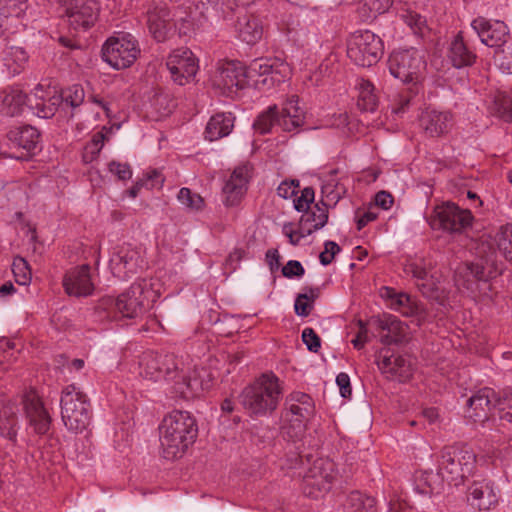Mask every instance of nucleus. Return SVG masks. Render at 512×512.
<instances>
[{
    "label": "nucleus",
    "instance_id": "f3484780",
    "mask_svg": "<svg viewBox=\"0 0 512 512\" xmlns=\"http://www.w3.org/2000/svg\"><path fill=\"white\" fill-rule=\"evenodd\" d=\"M247 68L238 61L220 64L212 77L213 86L227 96H233L248 83Z\"/></svg>",
    "mask_w": 512,
    "mask_h": 512
},
{
    "label": "nucleus",
    "instance_id": "cd10ccee",
    "mask_svg": "<svg viewBox=\"0 0 512 512\" xmlns=\"http://www.w3.org/2000/svg\"><path fill=\"white\" fill-rule=\"evenodd\" d=\"M419 123L427 136L439 137L450 131L453 117L449 112L426 109L421 113Z\"/></svg>",
    "mask_w": 512,
    "mask_h": 512
},
{
    "label": "nucleus",
    "instance_id": "2f4dec72",
    "mask_svg": "<svg viewBox=\"0 0 512 512\" xmlns=\"http://www.w3.org/2000/svg\"><path fill=\"white\" fill-rule=\"evenodd\" d=\"M235 30L238 38L249 45L259 42L264 34L262 20L252 14L238 17Z\"/></svg>",
    "mask_w": 512,
    "mask_h": 512
},
{
    "label": "nucleus",
    "instance_id": "8fccbe9b",
    "mask_svg": "<svg viewBox=\"0 0 512 512\" xmlns=\"http://www.w3.org/2000/svg\"><path fill=\"white\" fill-rule=\"evenodd\" d=\"M28 7V0H0V15L8 17H20Z\"/></svg>",
    "mask_w": 512,
    "mask_h": 512
},
{
    "label": "nucleus",
    "instance_id": "13d9d810",
    "mask_svg": "<svg viewBox=\"0 0 512 512\" xmlns=\"http://www.w3.org/2000/svg\"><path fill=\"white\" fill-rule=\"evenodd\" d=\"M61 97L60 103L64 100L66 104L72 107H78L84 101V89L79 85L69 87Z\"/></svg>",
    "mask_w": 512,
    "mask_h": 512
},
{
    "label": "nucleus",
    "instance_id": "a211bd4d",
    "mask_svg": "<svg viewBox=\"0 0 512 512\" xmlns=\"http://www.w3.org/2000/svg\"><path fill=\"white\" fill-rule=\"evenodd\" d=\"M491 276V270H488L482 262L465 264L459 267L455 274V283L459 288H465L474 297H489L488 292L491 285L488 279Z\"/></svg>",
    "mask_w": 512,
    "mask_h": 512
},
{
    "label": "nucleus",
    "instance_id": "4d7b16f0",
    "mask_svg": "<svg viewBox=\"0 0 512 512\" xmlns=\"http://www.w3.org/2000/svg\"><path fill=\"white\" fill-rule=\"evenodd\" d=\"M105 128L103 127L102 130L96 132L93 134L91 141L86 145L85 147V153H84V159L88 160V154H91V157L89 160H92L95 156H97L100 151L102 150L106 135L104 133Z\"/></svg>",
    "mask_w": 512,
    "mask_h": 512
},
{
    "label": "nucleus",
    "instance_id": "412c9836",
    "mask_svg": "<svg viewBox=\"0 0 512 512\" xmlns=\"http://www.w3.org/2000/svg\"><path fill=\"white\" fill-rule=\"evenodd\" d=\"M471 28L482 44L498 50L510 38V31L505 22L479 16L472 20Z\"/></svg>",
    "mask_w": 512,
    "mask_h": 512
},
{
    "label": "nucleus",
    "instance_id": "09e8293b",
    "mask_svg": "<svg viewBox=\"0 0 512 512\" xmlns=\"http://www.w3.org/2000/svg\"><path fill=\"white\" fill-rule=\"evenodd\" d=\"M275 124L277 125V107L274 105L260 114L253 126L259 133L265 134L270 132Z\"/></svg>",
    "mask_w": 512,
    "mask_h": 512
},
{
    "label": "nucleus",
    "instance_id": "58836bf2",
    "mask_svg": "<svg viewBox=\"0 0 512 512\" xmlns=\"http://www.w3.org/2000/svg\"><path fill=\"white\" fill-rule=\"evenodd\" d=\"M9 139L27 152H32L37 148L40 135L36 128L24 126L11 130L8 134Z\"/></svg>",
    "mask_w": 512,
    "mask_h": 512
},
{
    "label": "nucleus",
    "instance_id": "2eb2a0df",
    "mask_svg": "<svg viewBox=\"0 0 512 512\" xmlns=\"http://www.w3.org/2000/svg\"><path fill=\"white\" fill-rule=\"evenodd\" d=\"M247 72L248 80L257 86H271L288 78L291 69L288 63L279 58H260L251 62Z\"/></svg>",
    "mask_w": 512,
    "mask_h": 512
},
{
    "label": "nucleus",
    "instance_id": "774afa93",
    "mask_svg": "<svg viewBox=\"0 0 512 512\" xmlns=\"http://www.w3.org/2000/svg\"><path fill=\"white\" fill-rule=\"evenodd\" d=\"M305 273L302 264L296 260H290L282 268V274L287 278L301 277Z\"/></svg>",
    "mask_w": 512,
    "mask_h": 512
},
{
    "label": "nucleus",
    "instance_id": "052dcab7",
    "mask_svg": "<svg viewBox=\"0 0 512 512\" xmlns=\"http://www.w3.org/2000/svg\"><path fill=\"white\" fill-rule=\"evenodd\" d=\"M283 234L289 239L290 244L296 246L300 243L301 239L310 235V233H303V227L299 223V229L295 230L292 223H286L282 228Z\"/></svg>",
    "mask_w": 512,
    "mask_h": 512
},
{
    "label": "nucleus",
    "instance_id": "9b49d317",
    "mask_svg": "<svg viewBox=\"0 0 512 512\" xmlns=\"http://www.w3.org/2000/svg\"><path fill=\"white\" fill-rule=\"evenodd\" d=\"M138 41L129 33H118L106 40L102 47V58L117 70L130 67L138 58Z\"/></svg>",
    "mask_w": 512,
    "mask_h": 512
},
{
    "label": "nucleus",
    "instance_id": "f704fd0d",
    "mask_svg": "<svg viewBox=\"0 0 512 512\" xmlns=\"http://www.w3.org/2000/svg\"><path fill=\"white\" fill-rule=\"evenodd\" d=\"M385 297L390 300V307L404 316L422 317L423 309L418 302L406 293H398L394 289L386 288Z\"/></svg>",
    "mask_w": 512,
    "mask_h": 512
},
{
    "label": "nucleus",
    "instance_id": "680f3d73",
    "mask_svg": "<svg viewBox=\"0 0 512 512\" xmlns=\"http://www.w3.org/2000/svg\"><path fill=\"white\" fill-rule=\"evenodd\" d=\"M496 61L499 68L508 74H512V45L507 47L506 50L499 52L496 50Z\"/></svg>",
    "mask_w": 512,
    "mask_h": 512
},
{
    "label": "nucleus",
    "instance_id": "6e6552de",
    "mask_svg": "<svg viewBox=\"0 0 512 512\" xmlns=\"http://www.w3.org/2000/svg\"><path fill=\"white\" fill-rule=\"evenodd\" d=\"M388 68L392 76L403 83H412L415 93L424 79L426 70L425 53L416 48L393 51L388 59Z\"/></svg>",
    "mask_w": 512,
    "mask_h": 512
},
{
    "label": "nucleus",
    "instance_id": "3c124183",
    "mask_svg": "<svg viewBox=\"0 0 512 512\" xmlns=\"http://www.w3.org/2000/svg\"><path fill=\"white\" fill-rule=\"evenodd\" d=\"M12 272L15 281L20 285H28L31 281V270L28 262L22 257L14 258Z\"/></svg>",
    "mask_w": 512,
    "mask_h": 512
},
{
    "label": "nucleus",
    "instance_id": "4c0bfd02",
    "mask_svg": "<svg viewBox=\"0 0 512 512\" xmlns=\"http://www.w3.org/2000/svg\"><path fill=\"white\" fill-rule=\"evenodd\" d=\"M391 5V0H360L356 12L362 22H371L387 12Z\"/></svg>",
    "mask_w": 512,
    "mask_h": 512
},
{
    "label": "nucleus",
    "instance_id": "f03ea898",
    "mask_svg": "<svg viewBox=\"0 0 512 512\" xmlns=\"http://www.w3.org/2000/svg\"><path fill=\"white\" fill-rule=\"evenodd\" d=\"M61 97L54 87L38 84L30 95L17 87H11L0 93V110L9 116L20 115L28 109L40 118L52 117Z\"/></svg>",
    "mask_w": 512,
    "mask_h": 512
},
{
    "label": "nucleus",
    "instance_id": "5fc2aeb1",
    "mask_svg": "<svg viewBox=\"0 0 512 512\" xmlns=\"http://www.w3.org/2000/svg\"><path fill=\"white\" fill-rule=\"evenodd\" d=\"M300 20L296 16L288 15L284 17L277 25L278 30L283 34L288 41L292 42L298 28L300 27Z\"/></svg>",
    "mask_w": 512,
    "mask_h": 512
},
{
    "label": "nucleus",
    "instance_id": "4468645a",
    "mask_svg": "<svg viewBox=\"0 0 512 512\" xmlns=\"http://www.w3.org/2000/svg\"><path fill=\"white\" fill-rule=\"evenodd\" d=\"M314 405L309 395L294 393L287 401L285 419L290 422L286 426L285 433L293 440H300L305 431V421L313 414Z\"/></svg>",
    "mask_w": 512,
    "mask_h": 512
},
{
    "label": "nucleus",
    "instance_id": "a19ab883",
    "mask_svg": "<svg viewBox=\"0 0 512 512\" xmlns=\"http://www.w3.org/2000/svg\"><path fill=\"white\" fill-rule=\"evenodd\" d=\"M3 61L8 73L15 76L24 70L28 62V55L21 47H10L5 51Z\"/></svg>",
    "mask_w": 512,
    "mask_h": 512
},
{
    "label": "nucleus",
    "instance_id": "e2e57ef3",
    "mask_svg": "<svg viewBox=\"0 0 512 512\" xmlns=\"http://www.w3.org/2000/svg\"><path fill=\"white\" fill-rule=\"evenodd\" d=\"M314 201V190L310 187L304 188L301 195L294 199V207L297 211L302 212L309 209L310 204Z\"/></svg>",
    "mask_w": 512,
    "mask_h": 512
},
{
    "label": "nucleus",
    "instance_id": "39448f33",
    "mask_svg": "<svg viewBox=\"0 0 512 512\" xmlns=\"http://www.w3.org/2000/svg\"><path fill=\"white\" fill-rule=\"evenodd\" d=\"M281 394L279 379L273 374H263L243 389L239 401L248 415L260 417L276 410Z\"/></svg>",
    "mask_w": 512,
    "mask_h": 512
},
{
    "label": "nucleus",
    "instance_id": "79ce46f5",
    "mask_svg": "<svg viewBox=\"0 0 512 512\" xmlns=\"http://www.w3.org/2000/svg\"><path fill=\"white\" fill-rule=\"evenodd\" d=\"M345 512H376L374 498L360 492H351L345 503Z\"/></svg>",
    "mask_w": 512,
    "mask_h": 512
},
{
    "label": "nucleus",
    "instance_id": "69168bd1",
    "mask_svg": "<svg viewBox=\"0 0 512 512\" xmlns=\"http://www.w3.org/2000/svg\"><path fill=\"white\" fill-rule=\"evenodd\" d=\"M324 251L320 253L319 259L322 265H329L336 254L340 252L339 245L334 241H326L324 244Z\"/></svg>",
    "mask_w": 512,
    "mask_h": 512
},
{
    "label": "nucleus",
    "instance_id": "5701e85b",
    "mask_svg": "<svg viewBox=\"0 0 512 512\" xmlns=\"http://www.w3.org/2000/svg\"><path fill=\"white\" fill-rule=\"evenodd\" d=\"M376 363L388 378L404 382L412 376L411 360L401 355H395L389 348H383L378 352Z\"/></svg>",
    "mask_w": 512,
    "mask_h": 512
},
{
    "label": "nucleus",
    "instance_id": "c03bdc74",
    "mask_svg": "<svg viewBox=\"0 0 512 512\" xmlns=\"http://www.w3.org/2000/svg\"><path fill=\"white\" fill-rule=\"evenodd\" d=\"M358 107L363 111H374L378 105V96L375 93L374 85L366 80L358 84Z\"/></svg>",
    "mask_w": 512,
    "mask_h": 512
},
{
    "label": "nucleus",
    "instance_id": "6e6d98bb",
    "mask_svg": "<svg viewBox=\"0 0 512 512\" xmlns=\"http://www.w3.org/2000/svg\"><path fill=\"white\" fill-rule=\"evenodd\" d=\"M317 41L318 39L315 28L300 24L292 43L297 46L304 47L312 43H316Z\"/></svg>",
    "mask_w": 512,
    "mask_h": 512
},
{
    "label": "nucleus",
    "instance_id": "f8f14e48",
    "mask_svg": "<svg viewBox=\"0 0 512 512\" xmlns=\"http://www.w3.org/2000/svg\"><path fill=\"white\" fill-rule=\"evenodd\" d=\"M184 361V371H179V376L173 381L182 397H198L212 387L217 376L216 371L207 367H197L188 356Z\"/></svg>",
    "mask_w": 512,
    "mask_h": 512
},
{
    "label": "nucleus",
    "instance_id": "0e129e2a",
    "mask_svg": "<svg viewBox=\"0 0 512 512\" xmlns=\"http://www.w3.org/2000/svg\"><path fill=\"white\" fill-rule=\"evenodd\" d=\"M109 171L115 175L119 180H128L132 177V170L130 165L118 161H111L108 165Z\"/></svg>",
    "mask_w": 512,
    "mask_h": 512
},
{
    "label": "nucleus",
    "instance_id": "f257e3e1",
    "mask_svg": "<svg viewBox=\"0 0 512 512\" xmlns=\"http://www.w3.org/2000/svg\"><path fill=\"white\" fill-rule=\"evenodd\" d=\"M155 283L156 280L152 278L137 279L117 297H103L99 301L98 309L113 319H137L146 312L150 303L159 297Z\"/></svg>",
    "mask_w": 512,
    "mask_h": 512
},
{
    "label": "nucleus",
    "instance_id": "49530a36",
    "mask_svg": "<svg viewBox=\"0 0 512 512\" xmlns=\"http://www.w3.org/2000/svg\"><path fill=\"white\" fill-rule=\"evenodd\" d=\"M499 252L512 263V224L502 226L495 236Z\"/></svg>",
    "mask_w": 512,
    "mask_h": 512
},
{
    "label": "nucleus",
    "instance_id": "c756f323",
    "mask_svg": "<svg viewBox=\"0 0 512 512\" xmlns=\"http://www.w3.org/2000/svg\"><path fill=\"white\" fill-rule=\"evenodd\" d=\"M377 330L380 331V341L385 344L403 342L407 334V326L397 317L391 314H384L374 320Z\"/></svg>",
    "mask_w": 512,
    "mask_h": 512
},
{
    "label": "nucleus",
    "instance_id": "dca6fc26",
    "mask_svg": "<svg viewBox=\"0 0 512 512\" xmlns=\"http://www.w3.org/2000/svg\"><path fill=\"white\" fill-rule=\"evenodd\" d=\"M71 29L86 31L97 21L99 4L96 0H59Z\"/></svg>",
    "mask_w": 512,
    "mask_h": 512
},
{
    "label": "nucleus",
    "instance_id": "bb28decb",
    "mask_svg": "<svg viewBox=\"0 0 512 512\" xmlns=\"http://www.w3.org/2000/svg\"><path fill=\"white\" fill-rule=\"evenodd\" d=\"M494 401L493 389L485 387L478 390L467 401L466 417L476 423H484L489 419Z\"/></svg>",
    "mask_w": 512,
    "mask_h": 512
},
{
    "label": "nucleus",
    "instance_id": "338daca9",
    "mask_svg": "<svg viewBox=\"0 0 512 512\" xmlns=\"http://www.w3.org/2000/svg\"><path fill=\"white\" fill-rule=\"evenodd\" d=\"M302 340L311 352H317L321 347L320 338L312 328L302 331Z\"/></svg>",
    "mask_w": 512,
    "mask_h": 512
},
{
    "label": "nucleus",
    "instance_id": "7c9ffc66",
    "mask_svg": "<svg viewBox=\"0 0 512 512\" xmlns=\"http://www.w3.org/2000/svg\"><path fill=\"white\" fill-rule=\"evenodd\" d=\"M304 118L305 112L298 105L297 96H291L284 103L281 111H277V125L287 132H292L301 127L304 123Z\"/></svg>",
    "mask_w": 512,
    "mask_h": 512
},
{
    "label": "nucleus",
    "instance_id": "c85d7f7f",
    "mask_svg": "<svg viewBox=\"0 0 512 512\" xmlns=\"http://www.w3.org/2000/svg\"><path fill=\"white\" fill-rule=\"evenodd\" d=\"M19 428L17 404L0 395V436L15 444Z\"/></svg>",
    "mask_w": 512,
    "mask_h": 512
},
{
    "label": "nucleus",
    "instance_id": "1a4fd4ad",
    "mask_svg": "<svg viewBox=\"0 0 512 512\" xmlns=\"http://www.w3.org/2000/svg\"><path fill=\"white\" fill-rule=\"evenodd\" d=\"M430 227L450 234H462L473 225L474 216L453 202L437 205L427 218Z\"/></svg>",
    "mask_w": 512,
    "mask_h": 512
},
{
    "label": "nucleus",
    "instance_id": "ddd939ff",
    "mask_svg": "<svg viewBox=\"0 0 512 512\" xmlns=\"http://www.w3.org/2000/svg\"><path fill=\"white\" fill-rule=\"evenodd\" d=\"M337 476L335 463L327 458L316 459L303 477L305 495L318 498L331 489Z\"/></svg>",
    "mask_w": 512,
    "mask_h": 512
},
{
    "label": "nucleus",
    "instance_id": "423d86ee",
    "mask_svg": "<svg viewBox=\"0 0 512 512\" xmlns=\"http://www.w3.org/2000/svg\"><path fill=\"white\" fill-rule=\"evenodd\" d=\"M61 419L73 433H82L91 421V405L85 393L74 384L63 388L60 398Z\"/></svg>",
    "mask_w": 512,
    "mask_h": 512
},
{
    "label": "nucleus",
    "instance_id": "864d4df0",
    "mask_svg": "<svg viewBox=\"0 0 512 512\" xmlns=\"http://www.w3.org/2000/svg\"><path fill=\"white\" fill-rule=\"evenodd\" d=\"M399 16L414 34L423 35L426 29V20L420 14L407 9L402 11Z\"/></svg>",
    "mask_w": 512,
    "mask_h": 512
},
{
    "label": "nucleus",
    "instance_id": "aec40b11",
    "mask_svg": "<svg viewBox=\"0 0 512 512\" xmlns=\"http://www.w3.org/2000/svg\"><path fill=\"white\" fill-rule=\"evenodd\" d=\"M172 80L178 85H186L198 71V61L188 48L172 51L166 61Z\"/></svg>",
    "mask_w": 512,
    "mask_h": 512
},
{
    "label": "nucleus",
    "instance_id": "a878e982",
    "mask_svg": "<svg viewBox=\"0 0 512 512\" xmlns=\"http://www.w3.org/2000/svg\"><path fill=\"white\" fill-rule=\"evenodd\" d=\"M467 499L478 510H489L498 502L494 483L487 479L475 480L468 487Z\"/></svg>",
    "mask_w": 512,
    "mask_h": 512
},
{
    "label": "nucleus",
    "instance_id": "4be33fe9",
    "mask_svg": "<svg viewBox=\"0 0 512 512\" xmlns=\"http://www.w3.org/2000/svg\"><path fill=\"white\" fill-rule=\"evenodd\" d=\"M23 406L28 424L34 432L38 435L47 434L52 424V417L35 390L24 394Z\"/></svg>",
    "mask_w": 512,
    "mask_h": 512
},
{
    "label": "nucleus",
    "instance_id": "37998d69",
    "mask_svg": "<svg viewBox=\"0 0 512 512\" xmlns=\"http://www.w3.org/2000/svg\"><path fill=\"white\" fill-rule=\"evenodd\" d=\"M417 288L423 296L438 302H442L446 297L445 289L441 285V282L438 277L432 273H429L425 280L419 282Z\"/></svg>",
    "mask_w": 512,
    "mask_h": 512
},
{
    "label": "nucleus",
    "instance_id": "72a5a7b5",
    "mask_svg": "<svg viewBox=\"0 0 512 512\" xmlns=\"http://www.w3.org/2000/svg\"><path fill=\"white\" fill-rule=\"evenodd\" d=\"M347 178L338 169L329 171L323 177L322 195L328 204L337 203L346 193Z\"/></svg>",
    "mask_w": 512,
    "mask_h": 512
},
{
    "label": "nucleus",
    "instance_id": "603ef678",
    "mask_svg": "<svg viewBox=\"0 0 512 512\" xmlns=\"http://www.w3.org/2000/svg\"><path fill=\"white\" fill-rule=\"evenodd\" d=\"M179 202L192 211H200L204 207V199L196 193H192L189 188H181L178 193Z\"/></svg>",
    "mask_w": 512,
    "mask_h": 512
},
{
    "label": "nucleus",
    "instance_id": "de8ad7c7",
    "mask_svg": "<svg viewBox=\"0 0 512 512\" xmlns=\"http://www.w3.org/2000/svg\"><path fill=\"white\" fill-rule=\"evenodd\" d=\"M163 181H164V179H163L161 173L156 170H152L147 173V177L145 180L137 182L135 185H133L128 190V195L131 198H135V197H137V195L142 187L145 186L148 189L159 188L162 186Z\"/></svg>",
    "mask_w": 512,
    "mask_h": 512
},
{
    "label": "nucleus",
    "instance_id": "9d476101",
    "mask_svg": "<svg viewBox=\"0 0 512 512\" xmlns=\"http://www.w3.org/2000/svg\"><path fill=\"white\" fill-rule=\"evenodd\" d=\"M383 52L382 39L369 30L356 31L347 39V56L358 66L370 67L376 64Z\"/></svg>",
    "mask_w": 512,
    "mask_h": 512
},
{
    "label": "nucleus",
    "instance_id": "20e7f679",
    "mask_svg": "<svg viewBox=\"0 0 512 512\" xmlns=\"http://www.w3.org/2000/svg\"><path fill=\"white\" fill-rule=\"evenodd\" d=\"M160 443L164 458L173 460L182 457L194 443L198 428L195 419L185 411H172L159 426Z\"/></svg>",
    "mask_w": 512,
    "mask_h": 512
},
{
    "label": "nucleus",
    "instance_id": "393cba45",
    "mask_svg": "<svg viewBox=\"0 0 512 512\" xmlns=\"http://www.w3.org/2000/svg\"><path fill=\"white\" fill-rule=\"evenodd\" d=\"M65 292L69 296L87 297L94 291L90 267L82 265L67 271L62 281Z\"/></svg>",
    "mask_w": 512,
    "mask_h": 512
},
{
    "label": "nucleus",
    "instance_id": "6ab92c4d",
    "mask_svg": "<svg viewBox=\"0 0 512 512\" xmlns=\"http://www.w3.org/2000/svg\"><path fill=\"white\" fill-rule=\"evenodd\" d=\"M113 275L121 280L130 278L144 267L142 250L130 244H123L115 249L110 258Z\"/></svg>",
    "mask_w": 512,
    "mask_h": 512
},
{
    "label": "nucleus",
    "instance_id": "e433bc0d",
    "mask_svg": "<svg viewBox=\"0 0 512 512\" xmlns=\"http://www.w3.org/2000/svg\"><path fill=\"white\" fill-rule=\"evenodd\" d=\"M234 127V117L231 113H219L212 116L205 129V137L216 141L229 135Z\"/></svg>",
    "mask_w": 512,
    "mask_h": 512
},
{
    "label": "nucleus",
    "instance_id": "b1692460",
    "mask_svg": "<svg viewBox=\"0 0 512 512\" xmlns=\"http://www.w3.org/2000/svg\"><path fill=\"white\" fill-rule=\"evenodd\" d=\"M250 177L249 166L243 165L234 169L222 189L223 203L226 206H236L241 202L246 194Z\"/></svg>",
    "mask_w": 512,
    "mask_h": 512
},
{
    "label": "nucleus",
    "instance_id": "c9c22d12",
    "mask_svg": "<svg viewBox=\"0 0 512 512\" xmlns=\"http://www.w3.org/2000/svg\"><path fill=\"white\" fill-rule=\"evenodd\" d=\"M448 58L456 68L471 66L476 61V53L464 42L459 33L450 44Z\"/></svg>",
    "mask_w": 512,
    "mask_h": 512
},
{
    "label": "nucleus",
    "instance_id": "473e14b6",
    "mask_svg": "<svg viewBox=\"0 0 512 512\" xmlns=\"http://www.w3.org/2000/svg\"><path fill=\"white\" fill-rule=\"evenodd\" d=\"M173 27L174 24L167 8L156 7L148 12V29L158 42L165 41Z\"/></svg>",
    "mask_w": 512,
    "mask_h": 512
},
{
    "label": "nucleus",
    "instance_id": "0eeeda50",
    "mask_svg": "<svg viewBox=\"0 0 512 512\" xmlns=\"http://www.w3.org/2000/svg\"><path fill=\"white\" fill-rule=\"evenodd\" d=\"M185 367L184 357L174 353L145 351L138 357L139 375L155 382L176 380Z\"/></svg>",
    "mask_w": 512,
    "mask_h": 512
},
{
    "label": "nucleus",
    "instance_id": "a18cd8bd",
    "mask_svg": "<svg viewBox=\"0 0 512 512\" xmlns=\"http://www.w3.org/2000/svg\"><path fill=\"white\" fill-rule=\"evenodd\" d=\"M431 263L423 258L409 259L403 266V271L406 276L411 277L415 285L419 284L422 280L427 278L430 273Z\"/></svg>",
    "mask_w": 512,
    "mask_h": 512
},
{
    "label": "nucleus",
    "instance_id": "ea45409f",
    "mask_svg": "<svg viewBox=\"0 0 512 512\" xmlns=\"http://www.w3.org/2000/svg\"><path fill=\"white\" fill-rule=\"evenodd\" d=\"M328 221V212L325 207L315 205L314 209L306 212L300 218V224L303 227V233L312 234L314 231L322 228Z\"/></svg>",
    "mask_w": 512,
    "mask_h": 512
},
{
    "label": "nucleus",
    "instance_id": "7ed1b4c3",
    "mask_svg": "<svg viewBox=\"0 0 512 512\" xmlns=\"http://www.w3.org/2000/svg\"><path fill=\"white\" fill-rule=\"evenodd\" d=\"M476 467V455L467 446H449L441 452L438 463V475L425 473L423 480L429 490L427 493H440L442 483L438 476L453 486H459L464 480L472 475Z\"/></svg>",
    "mask_w": 512,
    "mask_h": 512
},
{
    "label": "nucleus",
    "instance_id": "bf43d9fd",
    "mask_svg": "<svg viewBox=\"0 0 512 512\" xmlns=\"http://www.w3.org/2000/svg\"><path fill=\"white\" fill-rule=\"evenodd\" d=\"M499 417L512 423V390L506 391L498 400Z\"/></svg>",
    "mask_w": 512,
    "mask_h": 512
}]
</instances>
